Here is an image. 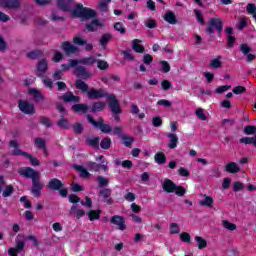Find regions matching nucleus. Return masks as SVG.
Returning <instances> with one entry per match:
<instances>
[{"label": "nucleus", "mask_w": 256, "mask_h": 256, "mask_svg": "<svg viewBox=\"0 0 256 256\" xmlns=\"http://www.w3.org/2000/svg\"><path fill=\"white\" fill-rule=\"evenodd\" d=\"M210 67H212L213 69H220V67H222L221 56H218L217 58L213 59L210 62Z\"/></svg>", "instance_id": "40"}, {"label": "nucleus", "mask_w": 256, "mask_h": 256, "mask_svg": "<svg viewBox=\"0 0 256 256\" xmlns=\"http://www.w3.org/2000/svg\"><path fill=\"white\" fill-rule=\"evenodd\" d=\"M87 119L88 122L91 123V125H93L94 127H99L102 133H111V126L109 124L103 123L102 120L96 122L95 120H93V117H91V115H88Z\"/></svg>", "instance_id": "7"}, {"label": "nucleus", "mask_w": 256, "mask_h": 256, "mask_svg": "<svg viewBox=\"0 0 256 256\" xmlns=\"http://www.w3.org/2000/svg\"><path fill=\"white\" fill-rule=\"evenodd\" d=\"M15 192V188H13L12 185H7L2 190V197H11L13 193Z\"/></svg>", "instance_id": "32"}, {"label": "nucleus", "mask_w": 256, "mask_h": 256, "mask_svg": "<svg viewBox=\"0 0 256 256\" xmlns=\"http://www.w3.org/2000/svg\"><path fill=\"white\" fill-rule=\"evenodd\" d=\"M18 107L22 113L26 115H33L35 113V106L26 100H20L18 103Z\"/></svg>", "instance_id": "6"}, {"label": "nucleus", "mask_w": 256, "mask_h": 256, "mask_svg": "<svg viewBox=\"0 0 256 256\" xmlns=\"http://www.w3.org/2000/svg\"><path fill=\"white\" fill-rule=\"evenodd\" d=\"M144 25L148 27V29H155L157 27V22L151 18L145 20Z\"/></svg>", "instance_id": "47"}, {"label": "nucleus", "mask_w": 256, "mask_h": 256, "mask_svg": "<svg viewBox=\"0 0 256 256\" xmlns=\"http://www.w3.org/2000/svg\"><path fill=\"white\" fill-rule=\"evenodd\" d=\"M34 145L36 146L37 149H42L44 155H49L47 153V147H46V142H45V139L43 138H36L34 140Z\"/></svg>", "instance_id": "20"}, {"label": "nucleus", "mask_w": 256, "mask_h": 256, "mask_svg": "<svg viewBox=\"0 0 256 256\" xmlns=\"http://www.w3.org/2000/svg\"><path fill=\"white\" fill-rule=\"evenodd\" d=\"M9 153L10 155H23V157H26V159H30L31 165L34 167L39 165V159L33 158L30 154H27L26 152H22L21 149H19V142L17 140H11L9 143Z\"/></svg>", "instance_id": "3"}, {"label": "nucleus", "mask_w": 256, "mask_h": 256, "mask_svg": "<svg viewBox=\"0 0 256 256\" xmlns=\"http://www.w3.org/2000/svg\"><path fill=\"white\" fill-rule=\"evenodd\" d=\"M100 146L102 149H109V147H111V139L109 138H104L101 142H100Z\"/></svg>", "instance_id": "52"}, {"label": "nucleus", "mask_w": 256, "mask_h": 256, "mask_svg": "<svg viewBox=\"0 0 256 256\" xmlns=\"http://www.w3.org/2000/svg\"><path fill=\"white\" fill-rule=\"evenodd\" d=\"M47 73V60L42 59L38 62L36 75L38 77H43Z\"/></svg>", "instance_id": "14"}, {"label": "nucleus", "mask_w": 256, "mask_h": 256, "mask_svg": "<svg viewBox=\"0 0 256 256\" xmlns=\"http://www.w3.org/2000/svg\"><path fill=\"white\" fill-rule=\"evenodd\" d=\"M180 239L181 241H183L184 243H190L191 241V235H189V233L187 232H182L180 234Z\"/></svg>", "instance_id": "56"}, {"label": "nucleus", "mask_w": 256, "mask_h": 256, "mask_svg": "<svg viewBox=\"0 0 256 256\" xmlns=\"http://www.w3.org/2000/svg\"><path fill=\"white\" fill-rule=\"evenodd\" d=\"M110 223H112V225H116L119 231H125L127 229V225L125 224V218H123V216H113L110 219Z\"/></svg>", "instance_id": "9"}, {"label": "nucleus", "mask_w": 256, "mask_h": 256, "mask_svg": "<svg viewBox=\"0 0 256 256\" xmlns=\"http://www.w3.org/2000/svg\"><path fill=\"white\" fill-rule=\"evenodd\" d=\"M229 89H231V86L224 85V86H220V87L216 88L215 92L218 93L219 95H221V93H225V91H229Z\"/></svg>", "instance_id": "62"}, {"label": "nucleus", "mask_w": 256, "mask_h": 256, "mask_svg": "<svg viewBox=\"0 0 256 256\" xmlns=\"http://www.w3.org/2000/svg\"><path fill=\"white\" fill-rule=\"evenodd\" d=\"M166 137L170 139V143L168 144L169 149H175L177 147V143H179V138L175 133H168Z\"/></svg>", "instance_id": "19"}, {"label": "nucleus", "mask_w": 256, "mask_h": 256, "mask_svg": "<svg viewBox=\"0 0 256 256\" xmlns=\"http://www.w3.org/2000/svg\"><path fill=\"white\" fill-rule=\"evenodd\" d=\"M124 199L129 203H133V201H135V195L133 192H128L126 195H124Z\"/></svg>", "instance_id": "64"}, {"label": "nucleus", "mask_w": 256, "mask_h": 256, "mask_svg": "<svg viewBox=\"0 0 256 256\" xmlns=\"http://www.w3.org/2000/svg\"><path fill=\"white\" fill-rule=\"evenodd\" d=\"M164 20L171 25H175V23H177V18H175V14L173 12H167L164 16Z\"/></svg>", "instance_id": "31"}, {"label": "nucleus", "mask_w": 256, "mask_h": 256, "mask_svg": "<svg viewBox=\"0 0 256 256\" xmlns=\"http://www.w3.org/2000/svg\"><path fill=\"white\" fill-rule=\"evenodd\" d=\"M240 51L243 53V55H248V53H251V47H249L247 44H241Z\"/></svg>", "instance_id": "58"}, {"label": "nucleus", "mask_w": 256, "mask_h": 256, "mask_svg": "<svg viewBox=\"0 0 256 256\" xmlns=\"http://www.w3.org/2000/svg\"><path fill=\"white\" fill-rule=\"evenodd\" d=\"M75 73L78 77H81L82 79H91L92 75L89 71H87V68L83 66H77Z\"/></svg>", "instance_id": "15"}, {"label": "nucleus", "mask_w": 256, "mask_h": 256, "mask_svg": "<svg viewBox=\"0 0 256 256\" xmlns=\"http://www.w3.org/2000/svg\"><path fill=\"white\" fill-rule=\"evenodd\" d=\"M222 226L224 229H228V231H235L237 229V226L227 220L222 221Z\"/></svg>", "instance_id": "42"}, {"label": "nucleus", "mask_w": 256, "mask_h": 256, "mask_svg": "<svg viewBox=\"0 0 256 256\" xmlns=\"http://www.w3.org/2000/svg\"><path fill=\"white\" fill-rule=\"evenodd\" d=\"M160 65L164 73H169V71H171V65H169L168 61H160Z\"/></svg>", "instance_id": "51"}, {"label": "nucleus", "mask_w": 256, "mask_h": 256, "mask_svg": "<svg viewBox=\"0 0 256 256\" xmlns=\"http://www.w3.org/2000/svg\"><path fill=\"white\" fill-rule=\"evenodd\" d=\"M0 5L6 9H18L21 7V2L19 0H0Z\"/></svg>", "instance_id": "12"}, {"label": "nucleus", "mask_w": 256, "mask_h": 256, "mask_svg": "<svg viewBox=\"0 0 256 256\" xmlns=\"http://www.w3.org/2000/svg\"><path fill=\"white\" fill-rule=\"evenodd\" d=\"M140 43H141V40L139 39H135L132 42V49L136 53H143V51H145V48Z\"/></svg>", "instance_id": "27"}, {"label": "nucleus", "mask_w": 256, "mask_h": 256, "mask_svg": "<svg viewBox=\"0 0 256 256\" xmlns=\"http://www.w3.org/2000/svg\"><path fill=\"white\" fill-rule=\"evenodd\" d=\"M111 41V34H103L102 37L100 38V45L104 49L107 47V43Z\"/></svg>", "instance_id": "37"}, {"label": "nucleus", "mask_w": 256, "mask_h": 256, "mask_svg": "<svg viewBox=\"0 0 256 256\" xmlns=\"http://www.w3.org/2000/svg\"><path fill=\"white\" fill-rule=\"evenodd\" d=\"M63 101H65V103H78L79 101V96H75L73 95V93L68 92L65 95L62 96Z\"/></svg>", "instance_id": "22"}, {"label": "nucleus", "mask_w": 256, "mask_h": 256, "mask_svg": "<svg viewBox=\"0 0 256 256\" xmlns=\"http://www.w3.org/2000/svg\"><path fill=\"white\" fill-rule=\"evenodd\" d=\"M195 241L198 244V249H205L207 247V241L203 237L196 236Z\"/></svg>", "instance_id": "38"}, {"label": "nucleus", "mask_w": 256, "mask_h": 256, "mask_svg": "<svg viewBox=\"0 0 256 256\" xmlns=\"http://www.w3.org/2000/svg\"><path fill=\"white\" fill-rule=\"evenodd\" d=\"M73 43L75 45H85V43H87V41H85L81 36H75L73 38Z\"/></svg>", "instance_id": "59"}, {"label": "nucleus", "mask_w": 256, "mask_h": 256, "mask_svg": "<svg viewBox=\"0 0 256 256\" xmlns=\"http://www.w3.org/2000/svg\"><path fill=\"white\" fill-rule=\"evenodd\" d=\"M196 115L198 119H201V121H207V115H205V113L203 112V109L198 108L196 110Z\"/></svg>", "instance_id": "57"}, {"label": "nucleus", "mask_w": 256, "mask_h": 256, "mask_svg": "<svg viewBox=\"0 0 256 256\" xmlns=\"http://www.w3.org/2000/svg\"><path fill=\"white\" fill-rule=\"evenodd\" d=\"M244 133L246 135H255L256 133V127L255 126H246L244 128Z\"/></svg>", "instance_id": "55"}, {"label": "nucleus", "mask_w": 256, "mask_h": 256, "mask_svg": "<svg viewBox=\"0 0 256 256\" xmlns=\"http://www.w3.org/2000/svg\"><path fill=\"white\" fill-rule=\"evenodd\" d=\"M99 195L100 197H103V199H109V197H111V189L103 188L100 190Z\"/></svg>", "instance_id": "46"}, {"label": "nucleus", "mask_w": 256, "mask_h": 256, "mask_svg": "<svg viewBox=\"0 0 256 256\" xmlns=\"http://www.w3.org/2000/svg\"><path fill=\"white\" fill-rule=\"evenodd\" d=\"M75 169L80 173V177L83 179H89V177H91V174L83 166H75Z\"/></svg>", "instance_id": "30"}, {"label": "nucleus", "mask_w": 256, "mask_h": 256, "mask_svg": "<svg viewBox=\"0 0 256 256\" xmlns=\"http://www.w3.org/2000/svg\"><path fill=\"white\" fill-rule=\"evenodd\" d=\"M20 175L23 177H28L32 179V194L34 197H39L41 189H43V184L39 182L41 179V173L33 170L32 168H22L19 170Z\"/></svg>", "instance_id": "2"}, {"label": "nucleus", "mask_w": 256, "mask_h": 256, "mask_svg": "<svg viewBox=\"0 0 256 256\" xmlns=\"http://www.w3.org/2000/svg\"><path fill=\"white\" fill-rule=\"evenodd\" d=\"M99 137L94 138H88L87 143L90 145V147H94V149H99Z\"/></svg>", "instance_id": "39"}, {"label": "nucleus", "mask_w": 256, "mask_h": 256, "mask_svg": "<svg viewBox=\"0 0 256 256\" xmlns=\"http://www.w3.org/2000/svg\"><path fill=\"white\" fill-rule=\"evenodd\" d=\"M214 203L213 197L204 195V199L200 200L199 205L202 207H213Z\"/></svg>", "instance_id": "24"}, {"label": "nucleus", "mask_w": 256, "mask_h": 256, "mask_svg": "<svg viewBox=\"0 0 256 256\" xmlns=\"http://www.w3.org/2000/svg\"><path fill=\"white\" fill-rule=\"evenodd\" d=\"M28 95L38 103V101H43L44 97L43 94H41V91L38 90L37 88H30L28 90Z\"/></svg>", "instance_id": "16"}, {"label": "nucleus", "mask_w": 256, "mask_h": 256, "mask_svg": "<svg viewBox=\"0 0 256 256\" xmlns=\"http://www.w3.org/2000/svg\"><path fill=\"white\" fill-rule=\"evenodd\" d=\"M178 175H180V177H189V175H191V172L185 167H180L178 169Z\"/></svg>", "instance_id": "50"}, {"label": "nucleus", "mask_w": 256, "mask_h": 256, "mask_svg": "<svg viewBox=\"0 0 256 256\" xmlns=\"http://www.w3.org/2000/svg\"><path fill=\"white\" fill-rule=\"evenodd\" d=\"M105 109V102H96L92 105V111H103Z\"/></svg>", "instance_id": "44"}, {"label": "nucleus", "mask_w": 256, "mask_h": 256, "mask_svg": "<svg viewBox=\"0 0 256 256\" xmlns=\"http://www.w3.org/2000/svg\"><path fill=\"white\" fill-rule=\"evenodd\" d=\"M68 63H70V67H77V65H86V66H92L95 65V63H97V57L95 56H89V57H85L79 60H73L70 59L68 61Z\"/></svg>", "instance_id": "5"}, {"label": "nucleus", "mask_w": 256, "mask_h": 256, "mask_svg": "<svg viewBox=\"0 0 256 256\" xmlns=\"http://www.w3.org/2000/svg\"><path fill=\"white\" fill-rule=\"evenodd\" d=\"M108 102L112 113H115L116 115H118V113H121V106H119V100H117L114 94L108 95Z\"/></svg>", "instance_id": "8"}, {"label": "nucleus", "mask_w": 256, "mask_h": 256, "mask_svg": "<svg viewBox=\"0 0 256 256\" xmlns=\"http://www.w3.org/2000/svg\"><path fill=\"white\" fill-rule=\"evenodd\" d=\"M25 248V241H21L19 239L16 240V247L8 249V255L17 256L23 249Z\"/></svg>", "instance_id": "11"}, {"label": "nucleus", "mask_w": 256, "mask_h": 256, "mask_svg": "<svg viewBox=\"0 0 256 256\" xmlns=\"http://www.w3.org/2000/svg\"><path fill=\"white\" fill-rule=\"evenodd\" d=\"M97 181H98L100 187H105V186L109 185V179H107L103 176H99L97 178Z\"/></svg>", "instance_id": "54"}, {"label": "nucleus", "mask_w": 256, "mask_h": 256, "mask_svg": "<svg viewBox=\"0 0 256 256\" xmlns=\"http://www.w3.org/2000/svg\"><path fill=\"white\" fill-rule=\"evenodd\" d=\"M96 161H101L102 164H100V169H103V171H108L109 167V162L105 161V156L100 155L98 158H96Z\"/></svg>", "instance_id": "36"}, {"label": "nucleus", "mask_w": 256, "mask_h": 256, "mask_svg": "<svg viewBox=\"0 0 256 256\" xmlns=\"http://www.w3.org/2000/svg\"><path fill=\"white\" fill-rule=\"evenodd\" d=\"M114 29H115V31H118V33H121V35H125V33H127V30H125V27L123 26V23H121V22H116L114 24Z\"/></svg>", "instance_id": "43"}, {"label": "nucleus", "mask_w": 256, "mask_h": 256, "mask_svg": "<svg viewBox=\"0 0 256 256\" xmlns=\"http://www.w3.org/2000/svg\"><path fill=\"white\" fill-rule=\"evenodd\" d=\"M63 59V54L61 52H54L52 56V61L54 63H59Z\"/></svg>", "instance_id": "53"}, {"label": "nucleus", "mask_w": 256, "mask_h": 256, "mask_svg": "<svg viewBox=\"0 0 256 256\" xmlns=\"http://www.w3.org/2000/svg\"><path fill=\"white\" fill-rule=\"evenodd\" d=\"M240 143H244V145H254V147H256V136L241 138Z\"/></svg>", "instance_id": "33"}, {"label": "nucleus", "mask_w": 256, "mask_h": 256, "mask_svg": "<svg viewBox=\"0 0 256 256\" xmlns=\"http://www.w3.org/2000/svg\"><path fill=\"white\" fill-rule=\"evenodd\" d=\"M48 185L49 188L53 189L54 191H58V189H61V187H63V183L61 182V180H58L56 178L50 180Z\"/></svg>", "instance_id": "26"}, {"label": "nucleus", "mask_w": 256, "mask_h": 256, "mask_svg": "<svg viewBox=\"0 0 256 256\" xmlns=\"http://www.w3.org/2000/svg\"><path fill=\"white\" fill-rule=\"evenodd\" d=\"M162 187L166 193H175L178 195V197H183V195L186 193V190L183 188V186H177L170 179H164L162 182Z\"/></svg>", "instance_id": "4"}, {"label": "nucleus", "mask_w": 256, "mask_h": 256, "mask_svg": "<svg viewBox=\"0 0 256 256\" xmlns=\"http://www.w3.org/2000/svg\"><path fill=\"white\" fill-rule=\"evenodd\" d=\"M87 168L89 169V171H99L101 169V165L95 162H89L87 164Z\"/></svg>", "instance_id": "49"}, {"label": "nucleus", "mask_w": 256, "mask_h": 256, "mask_svg": "<svg viewBox=\"0 0 256 256\" xmlns=\"http://www.w3.org/2000/svg\"><path fill=\"white\" fill-rule=\"evenodd\" d=\"M21 203L24 204L25 209H31V201L27 199V196H22L20 198Z\"/></svg>", "instance_id": "60"}, {"label": "nucleus", "mask_w": 256, "mask_h": 256, "mask_svg": "<svg viewBox=\"0 0 256 256\" xmlns=\"http://www.w3.org/2000/svg\"><path fill=\"white\" fill-rule=\"evenodd\" d=\"M73 111L76 113H87L89 107L86 104H75L72 106Z\"/></svg>", "instance_id": "29"}, {"label": "nucleus", "mask_w": 256, "mask_h": 256, "mask_svg": "<svg viewBox=\"0 0 256 256\" xmlns=\"http://www.w3.org/2000/svg\"><path fill=\"white\" fill-rule=\"evenodd\" d=\"M87 97L88 99H101L102 97H107V94L105 92V90L103 89H90L88 92H87Z\"/></svg>", "instance_id": "10"}, {"label": "nucleus", "mask_w": 256, "mask_h": 256, "mask_svg": "<svg viewBox=\"0 0 256 256\" xmlns=\"http://www.w3.org/2000/svg\"><path fill=\"white\" fill-rule=\"evenodd\" d=\"M97 67L101 71H105V69L109 68V64L105 60H96Z\"/></svg>", "instance_id": "45"}, {"label": "nucleus", "mask_w": 256, "mask_h": 256, "mask_svg": "<svg viewBox=\"0 0 256 256\" xmlns=\"http://www.w3.org/2000/svg\"><path fill=\"white\" fill-rule=\"evenodd\" d=\"M58 7L62 9V11H70L72 17H79L83 21L85 19H91V17H95L96 13L93 9L83 7V4H77L75 9L71 10V3L73 0H57Z\"/></svg>", "instance_id": "1"}, {"label": "nucleus", "mask_w": 256, "mask_h": 256, "mask_svg": "<svg viewBox=\"0 0 256 256\" xmlns=\"http://www.w3.org/2000/svg\"><path fill=\"white\" fill-rule=\"evenodd\" d=\"M111 3V0H101L99 3V10L103 11L104 13H107L109 11L108 4Z\"/></svg>", "instance_id": "41"}, {"label": "nucleus", "mask_w": 256, "mask_h": 256, "mask_svg": "<svg viewBox=\"0 0 256 256\" xmlns=\"http://www.w3.org/2000/svg\"><path fill=\"white\" fill-rule=\"evenodd\" d=\"M209 23L212 27L216 28L219 33L223 31V20L219 16L210 19Z\"/></svg>", "instance_id": "18"}, {"label": "nucleus", "mask_w": 256, "mask_h": 256, "mask_svg": "<svg viewBox=\"0 0 256 256\" xmlns=\"http://www.w3.org/2000/svg\"><path fill=\"white\" fill-rule=\"evenodd\" d=\"M181 233V227L177 223L170 224V235H179Z\"/></svg>", "instance_id": "35"}, {"label": "nucleus", "mask_w": 256, "mask_h": 256, "mask_svg": "<svg viewBox=\"0 0 256 256\" xmlns=\"http://www.w3.org/2000/svg\"><path fill=\"white\" fill-rule=\"evenodd\" d=\"M76 88H78L83 93H87V91L89 89V85H87V83H85L83 80H77Z\"/></svg>", "instance_id": "34"}, {"label": "nucleus", "mask_w": 256, "mask_h": 256, "mask_svg": "<svg viewBox=\"0 0 256 256\" xmlns=\"http://www.w3.org/2000/svg\"><path fill=\"white\" fill-rule=\"evenodd\" d=\"M70 215H74L76 219H81V217H85V210L79 208L77 204H73L70 209Z\"/></svg>", "instance_id": "17"}, {"label": "nucleus", "mask_w": 256, "mask_h": 256, "mask_svg": "<svg viewBox=\"0 0 256 256\" xmlns=\"http://www.w3.org/2000/svg\"><path fill=\"white\" fill-rule=\"evenodd\" d=\"M225 169H226L227 173H239V171H241V168L235 162H229L225 166Z\"/></svg>", "instance_id": "23"}, {"label": "nucleus", "mask_w": 256, "mask_h": 256, "mask_svg": "<svg viewBox=\"0 0 256 256\" xmlns=\"http://www.w3.org/2000/svg\"><path fill=\"white\" fill-rule=\"evenodd\" d=\"M194 13H195V15H196V19H197V21L201 24V25H203L204 23H205V20L203 19V14L199 11V10H194Z\"/></svg>", "instance_id": "61"}, {"label": "nucleus", "mask_w": 256, "mask_h": 256, "mask_svg": "<svg viewBox=\"0 0 256 256\" xmlns=\"http://www.w3.org/2000/svg\"><path fill=\"white\" fill-rule=\"evenodd\" d=\"M246 11H247L248 15L254 16L256 14V5L253 3L247 4Z\"/></svg>", "instance_id": "48"}, {"label": "nucleus", "mask_w": 256, "mask_h": 256, "mask_svg": "<svg viewBox=\"0 0 256 256\" xmlns=\"http://www.w3.org/2000/svg\"><path fill=\"white\" fill-rule=\"evenodd\" d=\"M155 162L158 163V165H163L167 162V157L163 152H158L154 156Z\"/></svg>", "instance_id": "28"}, {"label": "nucleus", "mask_w": 256, "mask_h": 256, "mask_svg": "<svg viewBox=\"0 0 256 256\" xmlns=\"http://www.w3.org/2000/svg\"><path fill=\"white\" fill-rule=\"evenodd\" d=\"M89 221H97L101 219V210H90L87 212Z\"/></svg>", "instance_id": "25"}, {"label": "nucleus", "mask_w": 256, "mask_h": 256, "mask_svg": "<svg viewBox=\"0 0 256 256\" xmlns=\"http://www.w3.org/2000/svg\"><path fill=\"white\" fill-rule=\"evenodd\" d=\"M61 48L66 53V55H73V53L79 52V48H77V46L71 44V42L62 43Z\"/></svg>", "instance_id": "13"}, {"label": "nucleus", "mask_w": 256, "mask_h": 256, "mask_svg": "<svg viewBox=\"0 0 256 256\" xmlns=\"http://www.w3.org/2000/svg\"><path fill=\"white\" fill-rule=\"evenodd\" d=\"M43 83L44 87H47L48 89H53V80H51V78H44Z\"/></svg>", "instance_id": "63"}, {"label": "nucleus", "mask_w": 256, "mask_h": 256, "mask_svg": "<svg viewBox=\"0 0 256 256\" xmlns=\"http://www.w3.org/2000/svg\"><path fill=\"white\" fill-rule=\"evenodd\" d=\"M100 27H103V22L97 19L92 20L90 24L86 25V29H88L89 31H97V29H99Z\"/></svg>", "instance_id": "21"}]
</instances>
